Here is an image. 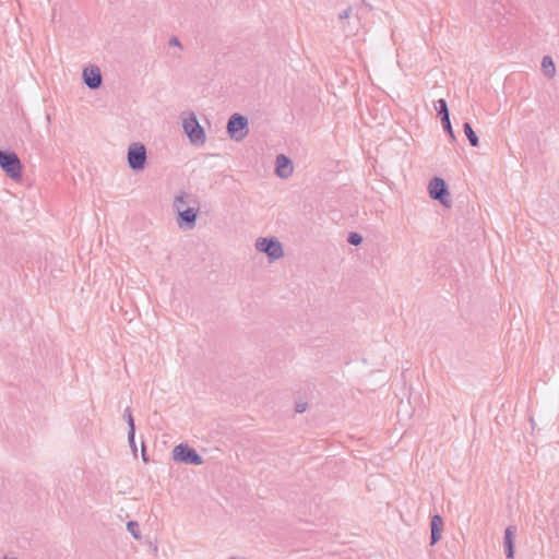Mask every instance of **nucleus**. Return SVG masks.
I'll list each match as a JSON object with an SVG mask.
<instances>
[{
    "mask_svg": "<svg viewBox=\"0 0 559 559\" xmlns=\"http://www.w3.org/2000/svg\"><path fill=\"white\" fill-rule=\"evenodd\" d=\"M180 122L182 131L191 145L201 147L205 144L206 134L204 128L200 124L193 111H183L180 115Z\"/></svg>",
    "mask_w": 559,
    "mask_h": 559,
    "instance_id": "nucleus-1",
    "label": "nucleus"
},
{
    "mask_svg": "<svg viewBox=\"0 0 559 559\" xmlns=\"http://www.w3.org/2000/svg\"><path fill=\"white\" fill-rule=\"evenodd\" d=\"M255 249L266 254L269 262H275L284 257L282 242L275 237H261L255 241Z\"/></svg>",
    "mask_w": 559,
    "mask_h": 559,
    "instance_id": "nucleus-2",
    "label": "nucleus"
},
{
    "mask_svg": "<svg viewBox=\"0 0 559 559\" xmlns=\"http://www.w3.org/2000/svg\"><path fill=\"white\" fill-rule=\"evenodd\" d=\"M0 167L13 180L22 179V164L14 152H4L0 150Z\"/></svg>",
    "mask_w": 559,
    "mask_h": 559,
    "instance_id": "nucleus-3",
    "label": "nucleus"
},
{
    "mask_svg": "<svg viewBox=\"0 0 559 559\" xmlns=\"http://www.w3.org/2000/svg\"><path fill=\"white\" fill-rule=\"evenodd\" d=\"M147 153L145 146L140 142H133L128 146L127 160L133 171L143 170L146 164Z\"/></svg>",
    "mask_w": 559,
    "mask_h": 559,
    "instance_id": "nucleus-4",
    "label": "nucleus"
},
{
    "mask_svg": "<svg viewBox=\"0 0 559 559\" xmlns=\"http://www.w3.org/2000/svg\"><path fill=\"white\" fill-rule=\"evenodd\" d=\"M429 197L439 201L442 205L449 207L451 205L450 192L442 178L435 177L428 186Z\"/></svg>",
    "mask_w": 559,
    "mask_h": 559,
    "instance_id": "nucleus-5",
    "label": "nucleus"
},
{
    "mask_svg": "<svg viewBox=\"0 0 559 559\" xmlns=\"http://www.w3.org/2000/svg\"><path fill=\"white\" fill-rule=\"evenodd\" d=\"M173 457L175 461L185 464L201 465L203 463L202 456L194 449L183 443L175 447Z\"/></svg>",
    "mask_w": 559,
    "mask_h": 559,
    "instance_id": "nucleus-6",
    "label": "nucleus"
},
{
    "mask_svg": "<svg viewBox=\"0 0 559 559\" xmlns=\"http://www.w3.org/2000/svg\"><path fill=\"white\" fill-rule=\"evenodd\" d=\"M175 213L177 214L176 223L178 228L180 230H192L197 226L200 206L176 211Z\"/></svg>",
    "mask_w": 559,
    "mask_h": 559,
    "instance_id": "nucleus-7",
    "label": "nucleus"
},
{
    "mask_svg": "<svg viewBox=\"0 0 559 559\" xmlns=\"http://www.w3.org/2000/svg\"><path fill=\"white\" fill-rule=\"evenodd\" d=\"M200 206L198 197L188 191H179L173 200L174 212Z\"/></svg>",
    "mask_w": 559,
    "mask_h": 559,
    "instance_id": "nucleus-8",
    "label": "nucleus"
},
{
    "mask_svg": "<svg viewBox=\"0 0 559 559\" xmlns=\"http://www.w3.org/2000/svg\"><path fill=\"white\" fill-rule=\"evenodd\" d=\"M83 82L91 90H96L102 85L103 76L100 70L96 66H90L83 69Z\"/></svg>",
    "mask_w": 559,
    "mask_h": 559,
    "instance_id": "nucleus-9",
    "label": "nucleus"
},
{
    "mask_svg": "<svg viewBox=\"0 0 559 559\" xmlns=\"http://www.w3.org/2000/svg\"><path fill=\"white\" fill-rule=\"evenodd\" d=\"M294 173V165L290 158L284 154L276 156L275 160V174L281 179L289 178Z\"/></svg>",
    "mask_w": 559,
    "mask_h": 559,
    "instance_id": "nucleus-10",
    "label": "nucleus"
},
{
    "mask_svg": "<svg viewBox=\"0 0 559 559\" xmlns=\"http://www.w3.org/2000/svg\"><path fill=\"white\" fill-rule=\"evenodd\" d=\"M245 129V116L236 114L234 115L227 124V131L231 139L237 141L243 138L242 130Z\"/></svg>",
    "mask_w": 559,
    "mask_h": 559,
    "instance_id": "nucleus-11",
    "label": "nucleus"
},
{
    "mask_svg": "<svg viewBox=\"0 0 559 559\" xmlns=\"http://www.w3.org/2000/svg\"><path fill=\"white\" fill-rule=\"evenodd\" d=\"M430 530H431L430 544L435 545L441 539L442 531H443V520L439 514H435L431 518Z\"/></svg>",
    "mask_w": 559,
    "mask_h": 559,
    "instance_id": "nucleus-12",
    "label": "nucleus"
},
{
    "mask_svg": "<svg viewBox=\"0 0 559 559\" xmlns=\"http://www.w3.org/2000/svg\"><path fill=\"white\" fill-rule=\"evenodd\" d=\"M542 71L546 78L552 79L556 75V66L550 56H544L542 60Z\"/></svg>",
    "mask_w": 559,
    "mask_h": 559,
    "instance_id": "nucleus-13",
    "label": "nucleus"
},
{
    "mask_svg": "<svg viewBox=\"0 0 559 559\" xmlns=\"http://www.w3.org/2000/svg\"><path fill=\"white\" fill-rule=\"evenodd\" d=\"M504 547H506V555L509 559L514 557V550H513V531L512 527H508L504 532Z\"/></svg>",
    "mask_w": 559,
    "mask_h": 559,
    "instance_id": "nucleus-14",
    "label": "nucleus"
},
{
    "mask_svg": "<svg viewBox=\"0 0 559 559\" xmlns=\"http://www.w3.org/2000/svg\"><path fill=\"white\" fill-rule=\"evenodd\" d=\"M463 130H464L465 135L468 139L469 144L474 147L478 146V144H479L478 136L476 135L472 126L468 122L464 123Z\"/></svg>",
    "mask_w": 559,
    "mask_h": 559,
    "instance_id": "nucleus-15",
    "label": "nucleus"
},
{
    "mask_svg": "<svg viewBox=\"0 0 559 559\" xmlns=\"http://www.w3.org/2000/svg\"><path fill=\"white\" fill-rule=\"evenodd\" d=\"M127 530L135 539H141V531H140L138 522H135V521L128 522Z\"/></svg>",
    "mask_w": 559,
    "mask_h": 559,
    "instance_id": "nucleus-16",
    "label": "nucleus"
},
{
    "mask_svg": "<svg viewBox=\"0 0 559 559\" xmlns=\"http://www.w3.org/2000/svg\"><path fill=\"white\" fill-rule=\"evenodd\" d=\"M441 124L443 127V129L450 134V136L454 140L455 136H454V133H453V130H452V126H451V121H450V115L449 116H444V117H441Z\"/></svg>",
    "mask_w": 559,
    "mask_h": 559,
    "instance_id": "nucleus-17",
    "label": "nucleus"
},
{
    "mask_svg": "<svg viewBox=\"0 0 559 559\" xmlns=\"http://www.w3.org/2000/svg\"><path fill=\"white\" fill-rule=\"evenodd\" d=\"M347 241L353 246H359L362 242V237L358 233H350Z\"/></svg>",
    "mask_w": 559,
    "mask_h": 559,
    "instance_id": "nucleus-18",
    "label": "nucleus"
},
{
    "mask_svg": "<svg viewBox=\"0 0 559 559\" xmlns=\"http://www.w3.org/2000/svg\"><path fill=\"white\" fill-rule=\"evenodd\" d=\"M438 112L441 117L449 116L447 102L442 98L438 100Z\"/></svg>",
    "mask_w": 559,
    "mask_h": 559,
    "instance_id": "nucleus-19",
    "label": "nucleus"
},
{
    "mask_svg": "<svg viewBox=\"0 0 559 559\" xmlns=\"http://www.w3.org/2000/svg\"><path fill=\"white\" fill-rule=\"evenodd\" d=\"M123 417L129 426V429H132V427H134V420L130 407L124 409Z\"/></svg>",
    "mask_w": 559,
    "mask_h": 559,
    "instance_id": "nucleus-20",
    "label": "nucleus"
},
{
    "mask_svg": "<svg viewBox=\"0 0 559 559\" xmlns=\"http://www.w3.org/2000/svg\"><path fill=\"white\" fill-rule=\"evenodd\" d=\"M350 15H352V8H347V9H345V10H343L342 12H340V14H338V19H340V20H346V19H348Z\"/></svg>",
    "mask_w": 559,
    "mask_h": 559,
    "instance_id": "nucleus-21",
    "label": "nucleus"
},
{
    "mask_svg": "<svg viewBox=\"0 0 559 559\" xmlns=\"http://www.w3.org/2000/svg\"><path fill=\"white\" fill-rule=\"evenodd\" d=\"M307 407H308V404L306 402H298V403H296L295 409L297 413H304V412H306Z\"/></svg>",
    "mask_w": 559,
    "mask_h": 559,
    "instance_id": "nucleus-22",
    "label": "nucleus"
},
{
    "mask_svg": "<svg viewBox=\"0 0 559 559\" xmlns=\"http://www.w3.org/2000/svg\"><path fill=\"white\" fill-rule=\"evenodd\" d=\"M169 46H175L179 49H182V45L180 43V40L176 37V36H173L170 39H169Z\"/></svg>",
    "mask_w": 559,
    "mask_h": 559,
    "instance_id": "nucleus-23",
    "label": "nucleus"
},
{
    "mask_svg": "<svg viewBox=\"0 0 559 559\" xmlns=\"http://www.w3.org/2000/svg\"><path fill=\"white\" fill-rule=\"evenodd\" d=\"M134 433H135V427H132V429H129L128 432V440L131 447H134Z\"/></svg>",
    "mask_w": 559,
    "mask_h": 559,
    "instance_id": "nucleus-24",
    "label": "nucleus"
},
{
    "mask_svg": "<svg viewBox=\"0 0 559 559\" xmlns=\"http://www.w3.org/2000/svg\"><path fill=\"white\" fill-rule=\"evenodd\" d=\"M230 559H243V558H241V557H233Z\"/></svg>",
    "mask_w": 559,
    "mask_h": 559,
    "instance_id": "nucleus-25",
    "label": "nucleus"
},
{
    "mask_svg": "<svg viewBox=\"0 0 559 559\" xmlns=\"http://www.w3.org/2000/svg\"><path fill=\"white\" fill-rule=\"evenodd\" d=\"M3 559H14V558L4 557Z\"/></svg>",
    "mask_w": 559,
    "mask_h": 559,
    "instance_id": "nucleus-26",
    "label": "nucleus"
}]
</instances>
